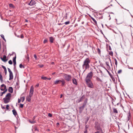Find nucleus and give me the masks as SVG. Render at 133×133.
Segmentation results:
<instances>
[{
	"mask_svg": "<svg viewBox=\"0 0 133 133\" xmlns=\"http://www.w3.org/2000/svg\"><path fill=\"white\" fill-rule=\"evenodd\" d=\"M91 61L89 58H87L84 61L82 65L83 69H84V72L89 69L90 67L89 64L90 63Z\"/></svg>",
	"mask_w": 133,
	"mask_h": 133,
	"instance_id": "1",
	"label": "nucleus"
},
{
	"mask_svg": "<svg viewBox=\"0 0 133 133\" xmlns=\"http://www.w3.org/2000/svg\"><path fill=\"white\" fill-rule=\"evenodd\" d=\"M34 92V88L33 86H31L30 87V89L29 91V95L26 98V100L29 102L31 101V97L33 95Z\"/></svg>",
	"mask_w": 133,
	"mask_h": 133,
	"instance_id": "2",
	"label": "nucleus"
},
{
	"mask_svg": "<svg viewBox=\"0 0 133 133\" xmlns=\"http://www.w3.org/2000/svg\"><path fill=\"white\" fill-rule=\"evenodd\" d=\"M85 81L88 87L92 88H94V85L91 80H88Z\"/></svg>",
	"mask_w": 133,
	"mask_h": 133,
	"instance_id": "3",
	"label": "nucleus"
},
{
	"mask_svg": "<svg viewBox=\"0 0 133 133\" xmlns=\"http://www.w3.org/2000/svg\"><path fill=\"white\" fill-rule=\"evenodd\" d=\"M93 75V74L92 72H90L89 73L85 78V81L87 80H91Z\"/></svg>",
	"mask_w": 133,
	"mask_h": 133,
	"instance_id": "4",
	"label": "nucleus"
},
{
	"mask_svg": "<svg viewBox=\"0 0 133 133\" xmlns=\"http://www.w3.org/2000/svg\"><path fill=\"white\" fill-rule=\"evenodd\" d=\"M64 77L65 79L68 82L70 81L71 78V76L70 75L66 74L64 75Z\"/></svg>",
	"mask_w": 133,
	"mask_h": 133,
	"instance_id": "5",
	"label": "nucleus"
},
{
	"mask_svg": "<svg viewBox=\"0 0 133 133\" xmlns=\"http://www.w3.org/2000/svg\"><path fill=\"white\" fill-rule=\"evenodd\" d=\"M95 127L96 130H99L101 132L102 131V130L100 127L99 124L98 123L97 124H95Z\"/></svg>",
	"mask_w": 133,
	"mask_h": 133,
	"instance_id": "6",
	"label": "nucleus"
},
{
	"mask_svg": "<svg viewBox=\"0 0 133 133\" xmlns=\"http://www.w3.org/2000/svg\"><path fill=\"white\" fill-rule=\"evenodd\" d=\"M35 4V2L34 0H32L29 3V5L31 6L34 5Z\"/></svg>",
	"mask_w": 133,
	"mask_h": 133,
	"instance_id": "7",
	"label": "nucleus"
},
{
	"mask_svg": "<svg viewBox=\"0 0 133 133\" xmlns=\"http://www.w3.org/2000/svg\"><path fill=\"white\" fill-rule=\"evenodd\" d=\"M4 102L5 103H7L9 102L10 100L9 99H8L7 98H3Z\"/></svg>",
	"mask_w": 133,
	"mask_h": 133,
	"instance_id": "8",
	"label": "nucleus"
},
{
	"mask_svg": "<svg viewBox=\"0 0 133 133\" xmlns=\"http://www.w3.org/2000/svg\"><path fill=\"white\" fill-rule=\"evenodd\" d=\"M72 81L73 83L74 84H75L76 85H77V83L76 79L73 77L72 79Z\"/></svg>",
	"mask_w": 133,
	"mask_h": 133,
	"instance_id": "9",
	"label": "nucleus"
},
{
	"mask_svg": "<svg viewBox=\"0 0 133 133\" xmlns=\"http://www.w3.org/2000/svg\"><path fill=\"white\" fill-rule=\"evenodd\" d=\"M84 107L82 106L79 107V113H81L83 110Z\"/></svg>",
	"mask_w": 133,
	"mask_h": 133,
	"instance_id": "10",
	"label": "nucleus"
},
{
	"mask_svg": "<svg viewBox=\"0 0 133 133\" xmlns=\"http://www.w3.org/2000/svg\"><path fill=\"white\" fill-rule=\"evenodd\" d=\"M128 116L127 121H129L131 118V115L130 111L128 113Z\"/></svg>",
	"mask_w": 133,
	"mask_h": 133,
	"instance_id": "11",
	"label": "nucleus"
},
{
	"mask_svg": "<svg viewBox=\"0 0 133 133\" xmlns=\"http://www.w3.org/2000/svg\"><path fill=\"white\" fill-rule=\"evenodd\" d=\"M6 56L5 55L3 56V58H1V60L4 62H6L7 61V59H6Z\"/></svg>",
	"mask_w": 133,
	"mask_h": 133,
	"instance_id": "12",
	"label": "nucleus"
},
{
	"mask_svg": "<svg viewBox=\"0 0 133 133\" xmlns=\"http://www.w3.org/2000/svg\"><path fill=\"white\" fill-rule=\"evenodd\" d=\"M13 78V76L12 72L9 73V80H11Z\"/></svg>",
	"mask_w": 133,
	"mask_h": 133,
	"instance_id": "13",
	"label": "nucleus"
},
{
	"mask_svg": "<svg viewBox=\"0 0 133 133\" xmlns=\"http://www.w3.org/2000/svg\"><path fill=\"white\" fill-rule=\"evenodd\" d=\"M112 109H113V112L115 114L118 113V111L117 109L114 108H113Z\"/></svg>",
	"mask_w": 133,
	"mask_h": 133,
	"instance_id": "14",
	"label": "nucleus"
},
{
	"mask_svg": "<svg viewBox=\"0 0 133 133\" xmlns=\"http://www.w3.org/2000/svg\"><path fill=\"white\" fill-rule=\"evenodd\" d=\"M11 96V94L10 93H8L6 96V97L5 98L10 99Z\"/></svg>",
	"mask_w": 133,
	"mask_h": 133,
	"instance_id": "15",
	"label": "nucleus"
},
{
	"mask_svg": "<svg viewBox=\"0 0 133 133\" xmlns=\"http://www.w3.org/2000/svg\"><path fill=\"white\" fill-rule=\"evenodd\" d=\"M61 82V80H56L54 83V84H57L60 83Z\"/></svg>",
	"mask_w": 133,
	"mask_h": 133,
	"instance_id": "16",
	"label": "nucleus"
},
{
	"mask_svg": "<svg viewBox=\"0 0 133 133\" xmlns=\"http://www.w3.org/2000/svg\"><path fill=\"white\" fill-rule=\"evenodd\" d=\"M8 91L9 92L12 93L13 91V89L12 87H10L8 89Z\"/></svg>",
	"mask_w": 133,
	"mask_h": 133,
	"instance_id": "17",
	"label": "nucleus"
},
{
	"mask_svg": "<svg viewBox=\"0 0 133 133\" xmlns=\"http://www.w3.org/2000/svg\"><path fill=\"white\" fill-rule=\"evenodd\" d=\"M12 112H13V114L15 116H16L17 115V112L15 109H13L12 110Z\"/></svg>",
	"mask_w": 133,
	"mask_h": 133,
	"instance_id": "18",
	"label": "nucleus"
},
{
	"mask_svg": "<svg viewBox=\"0 0 133 133\" xmlns=\"http://www.w3.org/2000/svg\"><path fill=\"white\" fill-rule=\"evenodd\" d=\"M84 96L83 95L79 99V102H81L82 101V100H83V99L84 98Z\"/></svg>",
	"mask_w": 133,
	"mask_h": 133,
	"instance_id": "19",
	"label": "nucleus"
},
{
	"mask_svg": "<svg viewBox=\"0 0 133 133\" xmlns=\"http://www.w3.org/2000/svg\"><path fill=\"white\" fill-rule=\"evenodd\" d=\"M91 18L92 20V21L94 22L95 24H97V22L96 21L95 19L92 17H91Z\"/></svg>",
	"mask_w": 133,
	"mask_h": 133,
	"instance_id": "20",
	"label": "nucleus"
},
{
	"mask_svg": "<svg viewBox=\"0 0 133 133\" xmlns=\"http://www.w3.org/2000/svg\"><path fill=\"white\" fill-rule=\"evenodd\" d=\"M96 79L98 81H99L101 82H102V81L99 78L97 77H96Z\"/></svg>",
	"mask_w": 133,
	"mask_h": 133,
	"instance_id": "21",
	"label": "nucleus"
},
{
	"mask_svg": "<svg viewBox=\"0 0 133 133\" xmlns=\"http://www.w3.org/2000/svg\"><path fill=\"white\" fill-rule=\"evenodd\" d=\"M41 78L43 80H46V79H48V80L50 79V78H46V77H45L42 76L41 77Z\"/></svg>",
	"mask_w": 133,
	"mask_h": 133,
	"instance_id": "22",
	"label": "nucleus"
},
{
	"mask_svg": "<svg viewBox=\"0 0 133 133\" xmlns=\"http://www.w3.org/2000/svg\"><path fill=\"white\" fill-rule=\"evenodd\" d=\"M54 39L53 37H50V43H52L53 42Z\"/></svg>",
	"mask_w": 133,
	"mask_h": 133,
	"instance_id": "23",
	"label": "nucleus"
},
{
	"mask_svg": "<svg viewBox=\"0 0 133 133\" xmlns=\"http://www.w3.org/2000/svg\"><path fill=\"white\" fill-rule=\"evenodd\" d=\"M105 69L107 71V72L108 73L109 75L111 77V76H112V75L111 74V73L110 72L108 71V70L107 69L105 68Z\"/></svg>",
	"mask_w": 133,
	"mask_h": 133,
	"instance_id": "24",
	"label": "nucleus"
},
{
	"mask_svg": "<svg viewBox=\"0 0 133 133\" xmlns=\"http://www.w3.org/2000/svg\"><path fill=\"white\" fill-rule=\"evenodd\" d=\"M61 82H62V85L63 86L65 84V82L64 80H61Z\"/></svg>",
	"mask_w": 133,
	"mask_h": 133,
	"instance_id": "25",
	"label": "nucleus"
},
{
	"mask_svg": "<svg viewBox=\"0 0 133 133\" xmlns=\"http://www.w3.org/2000/svg\"><path fill=\"white\" fill-rule=\"evenodd\" d=\"M25 97H23L21 98V100L22 102H23L24 100Z\"/></svg>",
	"mask_w": 133,
	"mask_h": 133,
	"instance_id": "26",
	"label": "nucleus"
},
{
	"mask_svg": "<svg viewBox=\"0 0 133 133\" xmlns=\"http://www.w3.org/2000/svg\"><path fill=\"white\" fill-rule=\"evenodd\" d=\"M1 87L2 88H4L5 89H6V86L4 84H2L1 85Z\"/></svg>",
	"mask_w": 133,
	"mask_h": 133,
	"instance_id": "27",
	"label": "nucleus"
},
{
	"mask_svg": "<svg viewBox=\"0 0 133 133\" xmlns=\"http://www.w3.org/2000/svg\"><path fill=\"white\" fill-rule=\"evenodd\" d=\"M16 56L15 57H14L13 58V63L16 62Z\"/></svg>",
	"mask_w": 133,
	"mask_h": 133,
	"instance_id": "28",
	"label": "nucleus"
},
{
	"mask_svg": "<svg viewBox=\"0 0 133 133\" xmlns=\"http://www.w3.org/2000/svg\"><path fill=\"white\" fill-rule=\"evenodd\" d=\"M114 60L115 61V64L116 65V66H117V61L116 59H115V58L114 59Z\"/></svg>",
	"mask_w": 133,
	"mask_h": 133,
	"instance_id": "29",
	"label": "nucleus"
},
{
	"mask_svg": "<svg viewBox=\"0 0 133 133\" xmlns=\"http://www.w3.org/2000/svg\"><path fill=\"white\" fill-rule=\"evenodd\" d=\"M109 55H111L112 56H113V52L112 51H110L109 52Z\"/></svg>",
	"mask_w": 133,
	"mask_h": 133,
	"instance_id": "30",
	"label": "nucleus"
},
{
	"mask_svg": "<svg viewBox=\"0 0 133 133\" xmlns=\"http://www.w3.org/2000/svg\"><path fill=\"white\" fill-rule=\"evenodd\" d=\"M19 67L20 68H24V67L23 65L22 64H20L19 65Z\"/></svg>",
	"mask_w": 133,
	"mask_h": 133,
	"instance_id": "31",
	"label": "nucleus"
},
{
	"mask_svg": "<svg viewBox=\"0 0 133 133\" xmlns=\"http://www.w3.org/2000/svg\"><path fill=\"white\" fill-rule=\"evenodd\" d=\"M26 59H27L28 61H29V55H27L26 57Z\"/></svg>",
	"mask_w": 133,
	"mask_h": 133,
	"instance_id": "32",
	"label": "nucleus"
},
{
	"mask_svg": "<svg viewBox=\"0 0 133 133\" xmlns=\"http://www.w3.org/2000/svg\"><path fill=\"white\" fill-rule=\"evenodd\" d=\"M105 63H106V65H107V66H108H108L110 67V66L109 65V63L107 61H106V62H105Z\"/></svg>",
	"mask_w": 133,
	"mask_h": 133,
	"instance_id": "33",
	"label": "nucleus"
},
{
	"mask_svg": "<svg viewBox=\"0 0 133 133\" xmlns=\"http://www.w3.org/2000/svg\"><path fill=\"white\" fill-rule=\"evenodd\" d=\"M70 22V21H68L65 22L64 23L65 25H67V24H69V23Z\"/></svg>",
	"mask_w": 133,
	"mask_h": 133,
	"instance_id": "34",
	"label": "nucleus"
},
{
	"mask_svg": "<svg viewBox=\"0 0 133 133\" xmlns=\"http://www.w3.org/2000/svg\"><path fill=\"white\" fill-rule=\"evenodd\" d=\"M122 70L121 69L119 70L118 71V73L119 74L121 73L122 72Z\"/></svg>",
	"mask_w": 133,
	"mask_h": 133,
	"instance_id": "35",
	"label": "nucleus"
},
{
	"mask_svg": "<svg viewBox=\"0 0 133 133\" xmlns=\"http://www.w3.org/2000/svg\"><path fill=\"white\" fill-rule=\"evenodd\" d=\"M1 36L2 37V38L4 40H5V39L4 37V36L3 35V34L1 35Z\"/></svg>",
	"mask_w": 133,
	"mask_h": 133,
	"instance_id": "36",
	"label": "nucleus"
},
{
	"mask_svg": "<svg viewBox=\"0 0 133 133\" xmlns=\"http://www.w3.org/2000/svg\"><path fill=\"white\" fill-rule=\"evenodd\" d=\"M29 122L31 124H34L35 122L34 121H31L30 120H29Z\"/></svg>",
	"mask_w": 133,
	"mask_h": 133,
	"instance_id": "37",
	"label": "nucleus"
},
{
	"mask_svg": "<svg viewBox=\"0 0 133 133\" xmlns=\"http://www.w3.org/2000/svg\"><path fill=\"white\" fill-rule=\"evenodd\" d=\"M8 63L10 64H12V62L11 60H10L8 62Z\"/></svg>",
	"mask_w": 133,
	"mask_h": 133,
	"instance_id": "38",
	"label": "nucleus"
},
{
	"mask_svg": "<svg viewBox=\"0 0 133 133\" xmlns=\"http://www.w3.org/2000/svg\"><path fill=\"white\" fill-rule=\"evenodd\" d=\"M9 6L10 7L13 8L14 7L13 5L12 4H9Z\"/></svg>",
	"mask_w": 133,
	"mask_h": 133,
	"instance_id": "39",
	"label": "nucleus"
},
{
	"mask_svg": "<svg viewBox=\"0 0 133 133\" xmlns=\"http://www.w3.org/2000/svg\"><path fill=\"white\" fill-rule=\"evenodd\" d=\"M38 66L40 68H42L43 66V65H38Z\"/></svg>",
	"mask_w": 133,
	"mask_h": 133,
	"instance_id": "40",
	"label": "nucleus"
},
{
	"mask_svg": "<svg viewBox=\"0 0 133 133\" xmlns=\"http://www.w3.org/2000/svg\"><path fill=\"white\" fill-rule=\"evenodd\" d=\"M87 101H88V99L87 98H86L85 99V100H84V102L85 103L87 104Z\"/></svg>",
	"mask_w": 133,
	"mask_h": 133,
	"instance_id": "41",
	"label": "nucleus"
},
{
	"mask_svg": "<svg viewBox=\"0 0 133 133\" xmlns=\"http://www.w3.org/2000/svg\"><path fill=\"white\" fill-rule=\"evenodd\" d=\"M47 39H45L44 40V42H43V43H47Z\"/></svg>",
	"mask_w": 133,
	"mask_h": 133,
	"instance_id": "42",
	"label": "nucleus"
},
{
	"mask_svg": "<svg viewBox=\"0 0 133 133\" xmlns=\"http://www.w3.org/2000/svg\"><path fill=\"white\" fill-rule=\"evenodd\" d=\"M20 106L21 108H22L23 107V105L22 104H20Z\"/></svg>",
	"mask_w": 133,
	"mask_h": 133,
	"instance_id": "43",
	"label": "nucleus"
},
{
	"mask_svg": "<svg viewBox=\"0 0 133 133\" xmlns=\"http://www.w3.org/2000/svg\"><path fill=\"white\" fill-rule=\"evenodd\" d=\"M111 77V78L112 80L113 81H115V78H114V77L112 76H111V77Z\"/></svg>",
	"mask_w": 133,
	"mask_h": 133,
	"instance_id": "44",
	"label": "nucleus"
},
{
	"mask_svg": "<svg viewBox=\"0 0 133 133\" xmlns=\"http://www.w3.org/2000/svg\"><path fill=\"white\" fill-rule=\"evenodd\" d=\"M87 104L85 103L84 102L83 103V105H82V106L84 107H85V105H86Z\"/></svg>",
	"mask_w": 133,
	"mask_h": 133,
	"instance_id": "45",
	"label": "nucleus"
},
{
	"mask_svg": "<svg viewBox=\"0 0 133 133\" xmlns=\"http://www.w3.org/2000/svg\"><path fill=\"white\" fill-rule=\"evenodd\" d=\"M84 133H88V130L87 128H86L84 132Z\"/></svg>",
	"mask_w": 133,
	"mask_h": 133,
	"instance_id": "46",
	"label": "nucleus"
},
{
	"mask_svg": "<svg viewBox=\"0 0 133 133\" xmlns=\"http://www.w3.org/2000/svg\"><path fill=\"white\" fill-rule=\"evenodd\" d=\"M9 106L8 105H6V108L8 110L9 109Z\"/></svg>",
	"mask_w": 133,
	"mask_h": 133,
	"instance_id": "47",
	"label": "nucleus"
},
{
	"mask_svg": "<svg viewBox=\"0 0 133 133\" xmlns=\"http://www.w3.org/2000/svg\"><path fill=\"white\" fill-rule=\"evenodd\" d=\"M7 91V89H6V90H4L3 92H2V93L3 94H5L6 92Z\"/></svg>",
	"mask_w": 133,
	"mask_h": 133,
	"instance_id": "48",
	"label": "nucleus"
},
{
	"mask_svg": "<svg viewBox=\"0 0 133 133\" xmlns=\"http://www.w3.org/2000/svg\"><path fill=\"white\" fill-rule=\"evenodd\" d=\"M6 89H5L4 88L1 89V91H4L6 90Z\"/></svg>",
	"mask_w": 133,
	"mask_h": 133,
	"instance_id": "49",
	"label": "nucleus"
},
{
	"mask_svg": "<svg viewBox=\"0 0 133 133\" xmlns=\"http://www.w3.org/2000/svg\"><path fill=\"white\" fill-rule=\"evenodd\" d=\"M8 69L9 73L12 72L9 68H8Z\"/></svg>",
	"mask_w": 133,
	"mask_h": 133,
	"instance_id": "50",
	"label": "nucleus"
},
{
	"mask_svg": "<svg viewBox=\"0 0 133 133\" xmlns=\"http://www.w3.org/2000/svg\"><path fill=\"white\" fill-rule=\"evenodd\" d=\"M2 67L3 68V69H4V70H5V69H6V68L4 66L2 65Z\"/></svg>",
	"mask_w": 133,
	"mask_h": 133,
	"instance_id": "51",
	"label": "nucleus"
},
{
	"mask_svg": "<svg viewBox=\"0 0 133 133\" xmlns=\"http://www.w3.org/2000/svg\"><path fill=\"white\" fill-rule=\"evenodd\" d=\"M128 68L129 69H133V68H132V67H129L128 65Z\"/></svg>",
	"mask_w": 133,
	"mask_h": 133,
	"instance_id": "52",
	"label": "nucleus"
},
{
	"mask_svg": "<svg viewBox=\"0 0 133 133\" xmlns=\"http://www.w3.org/2000/svg\"><path fill=\"white\" fill-rule=\"evenodd\" d=\"M34 57L35 59L36 60H37V56H36V55H34Z\"/></svg>",
	"mask_w": 133,
	"mask_h": 133,
	"instance_id": "53",
	"label": "nucleus"
},
{
	"mask_svg": "<svg viewBox=\"0 0 133 133\" xmlns=\"http://www.w3.org/2000/svg\"><path fill=\"white\" fill-rule=\"evenodd\" d=\"M98 53L100 54L101 52V51H100V49H99V48H98Z\"/></svg>",
	"mask_w": 133,
	"mask_h": 133,
	"instance_id": "54",
	"label": "nucleus"
},
{
	"mask_svg": "<svg viewBox=\"0 0 133 133\" xmlns=\"http://www.w3.org/2000/svg\"><path fill=\"white\" fill-rule=\"evenodd\" d=\"M109 50H111V46H109Z\"/></svg>",
	"mask_w": 133,
	"mask_h": 133,
	"instance_id": "55",
	"label": "nucleus"
},
{
	"mask_svg": "<svg viewBox=\"0 0 133 133\" xmlns=\"http://www.w3.org/2000/svg\"><path fill=\"white\" fill-rule=\"evenodd\" d=\"M3 94L2 92H0V96H2L3 95Z\"/></svg>",
	"mask_w": 133,
	"mask_h": 133,
	"instance_id": "56",
	"label": "nucleus"
},
{
	"mask_svg": "<svg viewBox=\"0 0 133 133\" xmlns=\"http://www.w3.org/2000/svg\"><path fill=\"white\" fill-rule=\"evenodd\" d=\"M21 102V99H19V98L18 99V103H19Z\"/></svg>",
	"mask_w": 133,
	"mask_h": 133,
	"instance_id": "57",
	"label": "nucleus"
},
{
	"mask_svg": "<svg viewBox=\"0 0 133 133\" xmlns=\"http://www.w3.org/2000/svg\"><path fill=\"white\" fill-rule=\"evenodd\" d=\"M4 70V72L5 74L6 75V73H7L6 69H5V70Z\"/></svg>",
	"mask_w": 133,
	"mask_h": 133,
	"instance_id": "58",
	"label": "nucleus"
},
{
	"mask_svg": "<svg viewBox=\"0 0 133 133\" xmlns=\"http://www.w3.org/2000/svg\"><path fill=\"white\" fill-rule=\"evenodd\" d=\"M65 19H67V14H66L65 16Z\"/></svg>",
	"mask_w": 133,
	"mask_h": 133,
	"instance_id": "59",
	"label": "nucleus"
},
{
	"mask_svg": "<svg viewBox=\"0 0 133 133\" xmlns=\"http://www.w3.org/2000/svg\"><path fill=\"white\" fill-rule=\"evenodd\" d=\"M39 86V84H37L36 86V87H38Z\"/></svg>",
	"mask_w": 133,
	"mask_h": 133,
	"instance_id": "60",
	"label": "nucleus"
},
{
	"mask_svg": "<svg viewBox=\"0 0 133 133\" xmlns=\"http://www.w3.org/2000/svg\"><path fill=\"white\" fill-rule=\"evenodd\" d=\"M54 64V63L53 62H50V64H51L53 65Z\"/></svg>",
	"mask_w": 133,
	"mask_h": 133,
	"instance_id": "61",
	"label": "nucleus"
},
{
	"mask_svg": "<svg viewBox=\"0 0 133 133\" xmlns=\"http://www.w3.org/2000/svg\"><path fill=\"white\" fill-rule=\"evenodd\" d=\"M14 66L15 67V65H16V62L14 63Z\"/></svg>",
	"mask_w": 133,
	"mask_h": 133,
	"instance_id": "62",
	"label": "nucleus"
},
{
	"mask_svg": "<svg viewBox=\"0 0 133 133\" xmlns=\"http://www.w3.org/2000/svg\"><path fill=\"white\" fill-rule=\"evenodd\" d=\"M24 38L23 36L22 35H21V38Z\"/></svg>",
	"mask_w": 133,
	"mask_h": 133,
	"instance_id": "63",
	"label": "nucleus"
},
{
	"mask_svg": "<svg viewBox=\"0 0 133 133\" xmlns=\"http://www.w3.org/2000/svg\"><path fill=\"white\" fill-rule=\"evenodd\" d=\"M59 123H57L56 124L57 126H58V125H59Z\"/></svg>",
	"mask_w": 133,
	"mask_h": 133,
	"instance_id": "64",
	"label": "nucleus"
}]
</instances>
